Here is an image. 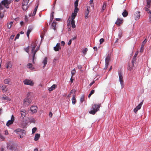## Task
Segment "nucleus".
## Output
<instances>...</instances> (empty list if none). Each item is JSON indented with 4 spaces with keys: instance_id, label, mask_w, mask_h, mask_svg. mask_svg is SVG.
Returning <instances> with one entry per match:
<instances>
[{
    "instance_id": "obj_14",
    "label": "nucleus",
    "mask_w": 151,
    "mask_h": 151,
    "mask_svg": "<svg viewBox=\"0 0 151 151\" xmlns=\"http://www.w3.org/2000/svg\"><path fill=\"white\" fill-rule=\"evenodd\" d=\"M12 66V63L11 61H7L6 64V67L7 68H10Z\"/></svg>"
},
{
    "instance_id": "obj_40",
    "label": "nucleus",
    "mask_w": 151,
    "mask_h": 151,
    "mask_svg": "<svg viewBox=\"0 0 151 151\" xmlns=\"http://www.w3.org/2000/svg\"><path fill=\"white\" fill-rule=\"evenodd\" d=\"M79 0H76L74 3L75 7H78Z\"/></svg>"
},
{
    "instance_id": "obj_23",
    "label": "nucleus",
    "mask_w": 151,
    "mask_h": 151,
    "mask_svg": "<svg viewBox=\"0 0 151 151\" xmlns=\"http://www.w3.org/2000/svg\"><path fill=\"white\" fill-rule=\"evenodd\" d=\"M56 87V85L55 84L52 85V86L49 88L48 89L49 91L50 92L51 91H53V90Z\"/></svg>"
},
{
    "instance_id": "obj_52",
    "label": "nucleus",
    "mask_w": 151,
    "mask_h": 151,
    "mask_svg": "<svg viewBox=\"0 0 151 151\" xmlns=\"http://www.w3.org/2000/svg\"><path fill=\"white\" fill-rule=\"evenodd\" d=\"M10 120L14 122V116L13 115H12L11 116V119L9 120Z\"/></svg>"
},
{
    "instance_id": "obj_43",
    "label": "nucleus",
    "mask_w": 151,
    "mask_h": 151,
    "mask_svg": "<svg viewBox=\"0 0 151 151\" xmlns=\"http://www.w3.org/2000/svg\"><path fill=\"white\" fill-rule=\"evenodd\" d=\"M37 130V128L36 127H34L32 128V134H34L36 131Z\"/></svg>"
},
{
    "instance_id": "obj_51",
    "label": "nucleus",
    "mask_w": 151,
    "mask_h": 151,
    "mask_svg": "<svg viewBox=\"0 0 151 151\" xmlns=\"http://www.w3.org/2000/svg\"><path fill=\"white\" fill-rule=\"evenodd\" d=\"M36 46L35 45H34V46H33L32 47V49L31 50L33 54V52H34V50L35 48L36 47Z\"/></svg>"
},
{
    "instance_id": "obj_29",
    "label": "nucleus",
    "mask_w": 151,
    "mask_h": 151,
    "mask_svg": "<svg viewBox=\"0 0 151 151\" xmlns=\"http://www.w3.org/2000/svg\"><path fill=\"white\" fill-rule=\"evenodd\" d=\"M27 67L30 69H34V68L32 67V65L31 63H28L27 64Z\"/></svg>"
},
{
    "instance_id": "obj_46",
    "label": "nucleus",
    "mask_w": 151,
    "mask_h": 151,
    "mask_svg": "<svg viewBox=\"0 0 151 151\" xmlns=\"http://www.w3.org/2000/svg\"><path fill=\"white\" fill-rule=\"evenodd\" d=\"M32 94V93L31 92H28L27 93V96L26 97L31 98L30 96Z\"/></svg>"
},
{
    "instance_id": "obj_24",
    "label": "nucleus",
    "mask_w": 151,
    "mask_h": 151,
    "mask_svg": "<svg viewBox=\"0 0 151 151\" xmlns=\"http://www.w3.org/2000/svg\"><path fill=\"white\" fill-rule=\"evenodd\" d=\"M47 63V57H45L44 59L43 60L42 63L43 64V68H44L46 66Z\"/></svg>"
},
{
    "instance_id": "obj_55",
    "label": "nucleus",
    "mask_w": 151,
    "mask_h": 151,
    "mask_svg": "<svg viewBox=\"0 0 151 151\" xmlns=\"http://www.w3.org/2000/svg\"><path fill=\"white\" fill-rule=\"evenodd\" d=\"M86 8H87V9H86V11L88 12H90V11H89V10H90V6H86Z\"/></svg>"
},
{
    "instance_id": "obj_3",
    "label": "nucleus",
    "mask_w": 151,
    "mask_h": 151,
    "mask_svg": "<svg viewBox=\"0 0 151 151\" xmlns=\"http://www.w3.org/2000/svg\"><path fill=\"white\" fill-rule=\"evenodd\" d=\"M101 104L98 105L94 104L92 107V110L89 112L90 114L94 115L99 110L101 106Z\"/></svg>"
},
{
    "instance_id": "obj_59",
    "label": "nucleus",
    "mask_w": 151,
    "mask_h": 151,
    "mask_svg": "<svg viewBox=\"0 0 151 151\" xmlns=\"http://www.w3.org/2000/svg\"><path fill=\"white\" fill-rule=\"evenodd\" d=\"M71 42H72V40L71 39V40H70L68 42V45H70L71 43Z\"/></svg>"
},
{
    "instance_id": "obj_53",
    "label": "nucleus",
    "mask_w": 151,
    "mask_h": 151,
    "mask_svg": "<svg viewBox=\"0 0 151 151\" xmlns=\"http://www.w3.org/2000/svg\"><path fill=\"white\" fill-rule=\"evenodd\" d=\"M4 17V14L1 12L0 11V18L2 19Z\"/></svg>"
},
{
    "instance_id": "obj_64",
    "label": "nucleus",
    "mask_w": 151,
    "mask_h": 151,
    "mask_svg": "<svg viewBox=\"0 0 151 151\" xmlns=\"http://www.w3.org/2000/svg\"><path fill=\"white\" fill-rule=\"evenodd\" d=\"M61 45L63 46L65 44V42L64 41H62L61 42Z\"/></svg>"
},
{
    "instance_id": "obj_62",
    "label": "nucleus",
    "mask_w": 151,
    "mask_h": 151,
    "mask_svg": "<svg viewBox=\"0 0 151 151\" xmlns=\"http://www.w3.org/2000/svg\"><path fill=\"white\" fill-rule=\"evenodd\" d=\"M75 21H74V19H71V24H75Z\"/></svg>"
},
{
    "instance_id": "obj_16",
    "label": "nucleus",
    "mask_w": 151,
    "mask_h": 151,
    "mask_svg": "<svg viewBox=\"0 0 151 151\" xmlns=\"http://www.w3.org/2000/svg\"><path fill=\"white\" fill-rule=\"evenodd\" d=\"M26 111L24 110H21L20 111L21 114V117L22 118V120L24 119V117L26 116Z\"/></svg>"
},
{
    "instance_id": "obj_63",
    "label": "nucleus",
    "mask_w": 151,
    "mask_h": 151,
    "mask_svg": "<svg viewBox=\"0 0 151 151\" xmlns=\"http://www.w3.org/2000/svg\"><path fill=\"white\" fill-rule=\"evenodd\" d=\"M149 14V19H151V10L150 12L148 13Z\"/></svg>"
},
{
    "instance_id": "obj_8",
    "label": "nucleus",
    "mask_w": 151,
    "mask_h": 151,
    "mask_svg": "<svg viewBox=\"0 0 151 151\" xmlns=\"http://www.w3.org/2000/svg\"><path fill=\"white\" fill-rule=\"evenodd\" d=\"M7 148L8 149L14 150V151H17V149L16 147H14L12 145H7Z\"/></svg>"
},
{
    "instance_id": "obj_37",
    "label": "nucleus",
    "mask_w": 151,
    "mask_h": 151,
    "mask_svg": "<svg viewBox=\"0 0 151 151\" xmlns=\"http://www.w3.org/2000/svg\"><path fill=\"white\" fill-rule=\"evenodd\" d=\"M147 5L146 6H145V11H147V12L148 13L149 12H151V11H150L149 9V8H150V6L149 7L147 6Z\"/></svg>"
},
{
    "instance_id": "obj_11",
    "label": "nucleus",
    "mask_w": 151,
    "mask_h": 151,
    "mask_svg": "<svg viewBox=\"0 0 151 151\" xmlns=\"http://www.w3.org/2000/svg\"><path fill=\"white\" fill-rule=\"evenodd\" d=\"M147 42V40L146 39H145L142 42L141 44V47L140 48V52H142L143 51V49H144V46L145 45V44Z\"/></svg>"
},
{
    "instance_id": "obj_7",
    "label": "nucleus",
    "mask_w": 151,
    "mask_h": 151,
    "mask_svg": "<svg viewBox=\"0 0 151 151\" xmlns=\"http://www.w3.org/2000/svg\"><path fill=\"white\" fill-rule=\"evenodd\" d=\"M140 16V12H139L137 11L134 14L133 17L135 20H137L139 19Z\"/></svg>"
},
{
    "instance_id": "obj_27",
    "label": "nucleus",
    "mask_w": 151,
    "mask_h": 151,
    "mask_svg": "<svg viewBox=\"0 0 151 151\" xmlns=\"http://www.w3.org/2000/svg\"><path fill=\"white\" fill-rule=\"evenodd\" d=\"M128 14V13L127 11L125 10H124V11L122 13V16L124 17H126Z\"/></svg>"
},
{
    "instance_id": "obj_45",
    "label": "nucleus",
    "mask_w": 151,
    "mask_h": 151,
    "mask_svg": "<svg viewBox=\"0 0 151 151\" xmlns=\"http://www.w3.org/2000/svg\"><path fill=\"white\" fill-rule=\"evenodd\" d=\"M84 101V96L83 95L81 97L80 99V101L81 103H82Z\"/></svg>"
},
{
    "instance_id": "obj_25",
    "label": "nucleus",
    "mask_w": 151,
    "mask_h": 151,
    "mask_svg": "<svg viewBox=\"0 0 151 151\" xmlns=\"http://www.w3.org/2000/svg\"><path fill=\"white\" fill-rule=\"evenodd\" d=\"M28 8V6L27 5L22 4V9L24 11H26Z\"/></svg>"
},
{
    "instance_id": "obj_19",
    "label": "nucleus",
    "mask_w": 151,
    "mask_h": 151,
    "mask_svg": "<svg viewBox=\"0 0 151 151\" xmlns=\"http://www.w3.org/2000/svg\"><path fill=\"white\" fill-rule=\"evenodd\" d=\"M32 28L31 26H29L27 33V36L28 37H29V34L30 32L32 31Z\"/></svg>"
},
{
    "instance_id": "obj_31",
    "label": "nucleus",
    "mask_w": 151,
    "mask_h": 151,
    "mask_svg": "<svg viewBox=\"0 0 151 151\" xmlns=\"http://www.w3.org/2000/svg\"><path fill=\"white\" fill-rule=\"evenodd\" d=\"M13 122H14L12 121L9 120L7 122V123L6 124V125L7 126L9 127V126L10 125L13 124Z\"/></svg>"
},
{
    "instance_id": "obj_15",
    "label": "nucleus",
    "mask_w": 151,
    "mask_h": 151,
    "mask_svg": "<svg viewBox=\"0 0 151 151\" xmlns=\"http://www.w3.org/2000/svg\"><path fill=\"white\" fill-rule=\"evenodd\" d=\"M39 47H37L36 50L34 52H33V54L32 55V62L33 63H34V60L36 58L35 57V54L36 53V52L39 49Z\"/></svg>"
},
{
    "instance_id": "obj_35",
    "label": "nucleus",
    "mask_w": 151,
    "mask_h": 151,
    "mask_svg": "<svg viewBox=\"0 0 151 151\" xmlns=\"http://www.w3.org/2000/svg\"><path fill=\"white\" fill-rule=\"evenodd\" d=\"M76 14L74 13H72L71 15V19H74L76 17L77 15Z\"/></svg>"
},
{
    "instance_id": "obj_54",
    "label": "nucleus",
    "mask_w": 151,
    "mask_h": 151,
    "mask_svg": "<svg viewBox=\"0 0 151 151\" xmlns=\"http://www.w3.org/2000/svg\"><path fill=\"white\" fill-rule=\"evenodd\" d=\"M104 41V40L103 38H101L100 39L99 41L100 42V44H102Z\"/></svg>"
},
{
    "instance_id": "obj_38",
    "label": "nucleus",
    "mask_w": 151,
    "mask_h": 151,
    "mask_svg": "<svg viewBox=\"0 0 151 151\" xmlns=\"http://www.w3.org/2000/svg\"><path fill=\"white\" fill-rule=\"evenodd\" d=\"M88 50V48H86L82 51V52L83 53V55H86V53L87 51Z\"/></svg>"
},
{
    "instance_id": "obj_57",
    "label": "nucleus",
    "mask_w": 151,
    "mask_h": 151,
    "mask_svg": "<svg viewBox=\"0 0 151 151\" xmlns=\"http://www.w3.org/2000/svg\"><path fill=\"white\" fill-rule=\"evenodd\" d=\"M19 34H17L16 36L15 37V40L16 39H18L19 38Z\"/></svg>"
},
{
    "instance_id": "obj_41",
    "label": "nucleus",
    "mask_w": 151,
    "mask_h": 151,
    "mask_svg": "<svg viewBox=\"0 0 151 151\" xmlns=\"http://www.w3.org/2000/svg\"><path fill=\"white\" fill-rule=\"evenodd\" d=\"M90 4L91 6L93 9L94 8V4L93 3V0H90Z\"/></svg>"
},
{
    "instance_id": "obj_30",
    "label": "nucleus",
    "mask_w": 151,
    "mask_h": 151,
    "mask_svg": "<svg viewBox=\"0 0 151 151\" xmlns=\"http://www.w3.org/2000/svg\"><path fill=\"white\" fill-rule=\"evenodd\" d=\"M13 24V22H11L7 24V26L8 29H9L11 28Z\"/></svg>"
},
{
    "instance_id": "obj_13",
    "label": "nucleus",
    "mask_w": 151,
    "mask_h": 151,
    "mask_svg": "<svg viewBox=\"0 0 151 151\" xmlns=\"http://www.w3.org/2000/svg\"><path fill=\"white\" fill-rule=\"evenodd\" d=\"M51 21H50V22L49 23V25H50L52 29H54V30H55L56 29V23L54 22H53L52 23Z\"/></svg>"
},
{
    "instance_id": "obj_5",
    "label": "nucleus",
    "mask_w": 151,
    "mask_h": 151,
    "mask_svg": "<svg viewBox=\"0 0 151 151\" xmlns=\"http://www.w3.org/2000/svg\"><path fill=\"white\" fill-rule=\"evenodd\" d=\"M23 83L25 85H27L32 86L34 85V83L32 80L30 79H26L23 81Z\"/></svg>"
},
{
    "instance_id": "obj_9",
    "label": "nucleus",
    "mask_w": 151,
    "mask_h": 151,
    "mask_svg": "<svg viewBox=\"0 0 151 151\" xmlns=\"http://www.w3.org/2000/svg\"><path fill=\"white\" fill-rule=\"evenodd\" d=\"M143 104V101H142L141 103H140L135 108L134 110V112L136 114L137 111L138 110H139L140 109L142 105Z\"/></svg>"
},
{
    "instance_id": "obj_12",
    "label": "nucleus",
    "mask_w": 151,
    "mask_h": 151,
    "mask_svg": "<svg viewBox=\"0 0 151 151\" xmlns=\"http://www.w3.org/2000/svg\"><path fill=\"white\" fill-rule=\"evenodd\" d=\"M109 56H107L106 58L105 59V66L104 68V69H106L107 68L108 66L109 65Z\"/></svg>"
},
{
    "instance_id": "obj_47",
    "label": "nucleus",
    "mask_w": 151,
    "mask_h": 151,
    "mask_svg": "<svg viewBox=\"0 0 151 151\" xmlns=\"http://www.w3.org/2000/svg\"><path fill=\"white\" fill-rule=\"evenodd\" d=\"M75 9L74 10V13H76L77 14L78 13V11L79 10V9H78V7H75Z\"/></svg>"
},
{
    "instance_id": "obj_4",
    "label": "nucleus",
    "mask_w": 151,
    "mask_h": 151,
    "mask_svg": "<svg viewBox=\"0 0 151 151\" xmlns=\"http://www.w3.org/2000/svg\"><path fill=\"white\" fill-rule=\"evenodd\" d=\"M32 101L31 98L26 97L23 100V104L25 106L30 104Z\"/></svg>"
},
{
    "instance_id": "obj_48",
    "label": "nucleus",
    "mask_w": 151,
    "mask_h": 151,
    "mask_svg": "<svg viewBox=\"0 0 151 151\" xmlns=\"http://www.w3.org/2000/svg\"><path fill=\"white\" fill-rule=\"evenodd\" d=\"M59 59L58 57H55V58L53 60V63H55Z\"/></svg>"
},
{
    "instance_id": "obj_39",
    "label": "nucleus",
    "mask_w": 151,
    "mask_h": 151,
    "mask_svg": "<svg viewBox=\"0 0 151 151\" xmlns=\"http://www.w3.org/2000/svg\"><path fill=\"white\" fill-rule=\"evenodd\" d=\"M147 3V7H149L150 6V3L151 0H146Z\"/></svg>"
},
{
    "instance_id": "obj_28",
    "label": "nucleus",
    "mask_w": 151,
    "mask_h": 151,
    "mask_svg": "<svg viewBox=\"0 0 151 151\" xmlns=\"http://www.w3.org/2000/svg\"><path fill=\"white\" fill-rule=\"evenodd\" d=\"M28 121L31 123H35V119L33 118H28Z\"/></svg>"
},
{
    "instance_id": "obj_17",
    "label": "nucleus",
    "mask_w": 151,
    "mask_h": 151,
    "mask_svg": "<svg viewBox=\"0 0 151 151\" xmlns=\"http://www.w3.org/2000/svg\"><path fill=\"white\" fill-rule=\"evenodd\" d=\"M37 107L36 106H32L30 107L31 111L33 113H35L37 111Z\"/></svg>"
},
{
    "instance_id": "obj_61",
    "label": "nucleus",
    "mask_w": 151,
    "mask_h": 151,
    "mask_svg": "<svg viewBox=\"0 0 151 151\" xmlns=\"http://www.w3.org/2000/svg\"><path fill=\"white\" fill-rule=\"evenodd\" d=\"M0 137L2 140H3L4 139V137L1 134H0Z\"/></svg>"
},
{
    "instance_id": "obj_36",
    "label": "nucleus",
    "mask_w": 151,
    "mask_h": 151,
    "mask_svg": "<svg viewBox=\"0 0 151 151\" xmlns=\"http://www.w3.org/2000/svg\"><path fill=\"white\" fill-rule=\"evenodd\" d=\"M54 12H52L50 15V21H52V20L54 18Z\"/></svg>"
},
{
    "instance_id": "obj_20",
    "label": "nucleus",
    "mask_w": 151,
    "mask_h": 151,
    "mask_svg": "<svg viewBox=\"0 0 151 151\" xmlns=\"http://www.w3.org/2000/svg\"><path fill=\"white\" fill-rule=\"evenodd\" d=\"M122 20L118 18L115 24H116L119 25L122 23Z\"/></svg>"
},
{
    "instance_id": "obj_44",
    "label": "nucleus",
    "mask_w": 151,
    "mask_h": 151,
    "mask_svg": "<svg viewBox=\"0 0 151 151\" xmlns=\"http://www.w3.org/2000/svg\"><path fill=\"white\" fill-rule=\"evenodd\" d=\"M106 5L105 4H104L102 6V9L101 10V12H103V11L106 8Z\"/></svg>"
},
{
    "instance_id": "obj_1",
    "label": "nucleus",
    "mask_w": 151,
    "mask_h": 151,
    "mask_svg": "<svg viewBox=\"0 0 151 151\" xmlns=\"http://www.w3.org/2000/svg\"><path fill=\"white\" fill-rule=\"evenodd\" d=\"M13 0H3L0 3V10H2L4 7L6 9L9 8V4L12 3Z\"/></svg>"
},
{
    "instance_id": "obj_33",
    "label": "nucleus",
    "mask_w": 151,
    "mask_h": 151,
    "mask_svg": "<svg viewBox=\"0 0 151 151\" xmlns=\"http://www.w3.org/2000/svg\"><path fill=\"white\" fill-rule=\"evenodd\" d=\"M2 99L3 100H5L7 101H10L11 100V99L9 98L8 96L3 97H2Z\"/></svg>"
},
{
    "instance_id": "obj_18",
    "label": "nucleus",
    "mask_w": 151,
    "mask_h": 151,
    "mask_svg": "<svg viewBox=\"0 0 151 151\" xmlns=\"http://www.w3.org/2000/svg\"><path fill=\"white\" fill-rule=\"evenodd\" d=\"M11 80L9 78L5 79L4 80V83L5 84L10 85L11 84Z\"/></svg>"
},
{
    "instance_id": "obj_60",
    "label": "nucleus",
    "mask_w": 151,
    "mask_h": 151,
    "mask_svg": "<svg viewBox=\"0 0 151 151\" xmlns=\"http://www.w3.org/2000/svg\"><path fill=\"white\" fill-rule=\"evenodd\" d=\"M95 91V90H92L91 91L90 93L92 95L94 93Z\"/></svg>"
},
{
    "instance_id": "obj_21",
    "label": "nucleus",
    "mask_w": 151,
    "mask_h": 151,
    "mask_svg": "<svg viewBox=\"0 0 151 151\" xmlns=\"http://www.w3.org/2000/svg\"><path fill=\"white\" fill-rule=\"evenodd\" d=\"M6 88V86L4 85H2L1 86V89L3 93L6 92L7 91V90H5V89Z\"/></svg>"
},
{
    "instance_id": "obj_56",
    "label": "nucleus",
    "mask_w": 151,
    "mask_h": 151,
    "mask_svg": "<svg viewBox=\"0 0 151 151\" xmlns=\"http://www.w3.org/2000/svg\"><path fill=\"white\" fill-rule=\"evenodd\" d=\"M14 35H11L9 39V40H12L14 39Z\"/></svg>"
},
{
    "instance_id": "obj_10",
    "label": "nucleus",
    "mask_w": 151,
    "mask_h": 151,
    "mask_svg": "<svg viewBox=\"0 0 151 151\" xmlns=\"http://www.w3.org/2000/svg\"><path fill=\"white\" fill-rule=\"evenodd\" d=\"M60 49L61 47L60 43H57L56 46L54 47V50L55 51H58Z\"/></svg>"
},
{
    "instance_id": "obj_6",
    "label": "nucleus",
    "mask_w": 151,
    "mask_h": 151,
    "mask_svg": "<svg viewBox=\"0 0 151 151\" xmlns=\"http://www.w3.org/2000/svg\"><path fill=\"white\" fill-rule=\"evenodd\" d=\"M118 74L119 77V80L121 85L122 88H123L124 87V85L122 75L121 72H118Z\"/></svg>"
},
{
    "instance_id": "obj_50",
    "label": "nucleus",
    "mask_w": 151,
    "mask_h": 151,
    "mask_svg": "<svg viewBox=\"0 0 151 151\" xmlns=\"http://www.w3.org/2000/svg\"><path fill=\"white\" fill-rule=\"evenodd\" d=\"M89 12H88L86 11L85 12V17L86 18H88V15L89 14Z\"/></svg>"
},
{
    "instance_id": "obj_32",
    "label": "nucleus",
    "mask_w": 151,
    "mask_h": 151,
    "mask_svg": "<svg viewBox=\"0 0 151 151\" xmlns=\"http://www.w3.org/2000/svg\"><path fill=\"white\" fill-rule=\"evenodd\" d=\"M134 66H132V65H131L129 64L127 68V69L128 70H129L130 71H131L133 69V68Z\"/></svg>"
},
{
    "instance_id": "obj_26",
    "label": "nucleus",
    "mask_w": 151,
    "mask_h": 151,
    "mask_svg": "<svg viewBox=\"0 0 151 151\" xmlns=\"http://www.w3.org/2000/svg\"><path fill=\"white\" fill-rule=\"evenodd\" d=\"M76 95L74 94L73 96L72 99V103L73 104H75L76 102V100L75 98Z\"/></svg>"
},
{
    "instance_id": "obj_2",
    "label": "nucleus",
    "mask_w": 151,
    "mask_h": 151,
    "mask_svg": "<svg viewBox=\"0 0 151 151\" xmlns=\"http://www.w3.org/2000/svg\"><path fill=\"white\" fill-rule=\"evenodd\" d=\"M14 132L19 136L20 138H22L25 135V131L24 130L18 128L14 130Z\"/></svg>"
},
{
    "instance_id": "obj_22",
    "label": "nucleus",
    "mask_w": 151,
    "mask_h": 151,
    "mask_svg": "<svg viewBox=\"0 0 151 151\" xmlns=\"http://www.w3.org/2000/svg\"><path fill=\"white\" fill-rule=\"evenodd\" d=\"M40 137V134H36L35 135L34 140L35 141H37L38 140Z\"/></svg>"
},
{
    "instance_id": "obj_42",
    "label": "nucleus",
    "mask_w": 151,
    "mask_h": 151,
    "mask_svg": "<svg viewBox=\"0 0 151 151\" xmlns=\"http://www.w3.org/2000/svg\"><path fill=\"white\" fill-rule=\"evenodd\" d=\"M76 71L75 69L72 70L71 72V75H72V77H73V76L76 73Z\"/></svg>"
},
{
    "instance_id": "obj_58",
    "label": "nucleus",
    "mask_w": 151,
    "mask_h": 151,
    "mask_svg": "<svg viewBox=\"0 0 151 151\" xmlns=\"http://www.w3.org/2000/svg\"><path fill=\"white\" fill-rule=\"evenodd\" d=\"M52 115V113L51 112H49V116L50 118H51Z\"/></svg>"
},
{
    "instance_id": "obj_49",
    "label": "nucleus",
    "mask_w": 151,
    "mask_h": 151,
    "mask_svg": "<svg viewBox=\"0 0 151 151\" xmlns=\"http://www.w3.org/2000/svg\"><path fill=\"white\" fill-rule=\"evenodd\" d=\"M37 11V10H36V9H34L33 12L32 13V16H35V15Z\"/></svg>"
},
{
    "instance_id": "obj_34",
    "label": "nucleus",
    "mask_w": 151,
    "mask_h": 151,
    "mask_svg": "<svg viewBox=\"0 0 151 151\" xmlns=\"http://www.w3.org/2000/svg\"><path fill=\"white\" fill-rule=\"evenodd\" d=\"M29 1V0H23L22 2V4L27 5Z\"/></svg>"
}]
</instances>
